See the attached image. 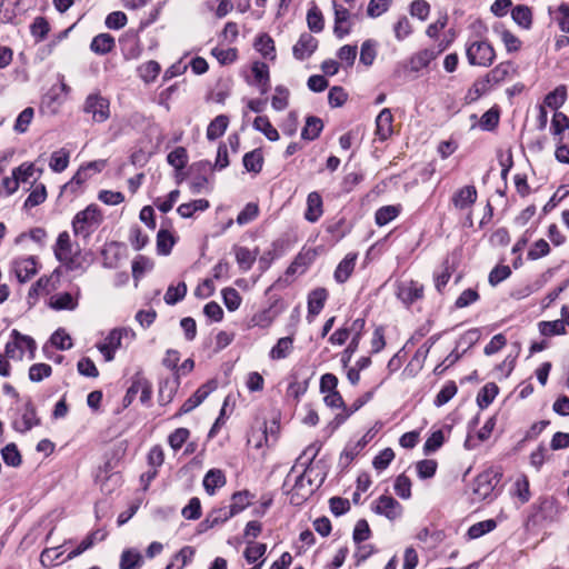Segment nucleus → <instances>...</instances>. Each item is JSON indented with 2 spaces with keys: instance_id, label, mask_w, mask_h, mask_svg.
Listing matches in <instances>:
<instances>
[{
  "instance_id": "47",
  "label": "nucleus",
  "mask_w": 569,
  "mask_h": 569,
  "mask_svg": "<svg viewBox=\"0 0 569 569\" xmlns=\"http://www.w3.org/2000/svg\"><path fill=\"white\" fill-rule=\"evenodd\" d=\"M538 327L540 333L547 337L566 333V327L562 320L541 321Z\"/></svg>"
},
{
  "instance_id": "26",
  "label": "nucleus",
  "mask_w": 569,
  "mask_h": 569,
  "mask_svg": "<svg viewBox=\"0 0 569 569\" xmlns=\"http://www.w3.org/2000/svg\"><path fill=\"white\" fill-rule=\"evenodd\" d=\"M114 46V38L111 34L100 33L92 39L90 48L97 54H106L110 52Z\"/></svg>"
},
{
  "instance_id": "10",
  "label": "nucleus",
  "mask_w": 569,
  "mask_h": 569,
  "mask_svg": "<svg viewBox=\"0 0 569 569\" xmlns=\"http://www.w3.org/2000/svg\"><path fill=\"white\" fill-rule=\"evenodd\" d=\"M501 477V472L495 470H487L480 473L476 478L473 493L479 499H486L499 483Z\"/></svg>"
},
{
  "instance_id": "27",
  "label": "nucleus",
  "mask_w": 569,
  "mask_h": 569,
  "mask_svg": "<svg viewBox=\"0 0 569 569\" xmlns=\"http://www.w3.org/2000/svg\"><path fill=\"white\" fill-rule=\"evenodd\" d=\"M142 555L137 549H126L120 557V569H138L142 566Z\"/></svg>"
},
{
  "instance_id": "18",
  "label": "nucleus",
  "mask_w": 569,
  "mask_h": 569,
  "mask_svg": "<svg viewBox=\"0 0 569 569\" xmlns=\"http://www.w3.org/2000/svg\"><path fill=\"white\" fill-rule=\"evenodd\" d=\"M510 495L512 498H516L521 505H525L530 500V482L526 475L519 473L518 476H516L510 488Z\"/></svg>"
},
{
  "instance_id": "28",
  "label": "nucleus",
  "mask_w": 569,
  "mask_h": 569,
  "mask_svg": "<svg viewBox=\"0 0 569 569\" xmlns=\"http://www.w3.org/2000/svg\"><path fill=\"white\" fill-rule=\"evenodd\" d=\"M356 259V254H347L345 259L338 264L335 271V279L338 282L343 283L348 280L355 269Z\"/></svg>"
},
{
  "instance_id": "14",
  "label": "nucleus",
  "mask_w": 569,
  "mask_h": 569,
  "mask_svg": "<svg viewBox=\"0 0 569 569\" xmlns=\"http://www.w3.org/2000/svg\"><path fill=\"white\" fill-rule=\"evenodd\" d=\"M335 11V27L333 32L338 38H343L350 32V12L348 9L339 4L336 0L332 1Z\"/></svg>"
},
{
  "instance_id": "35",
  "label": "nucleus",
  "mask_w": 569,
  "mask_h": 569,
  "mask_svg": "<svg viewBox=\"0 0 569 569\" xmlns=\"http://www.w3.org/2000/svg\"><path fill=\"white\" fill-rule=\"evenodd\" d=\"M253 128L266 136L270 141H277L279 139L278 130L271 124L269 119L264 116H259L253 121Z\"/></svg>"
},
{
  "instance_id": "57",
  "label": "nucleus",
  "mask_w": 569,
  "mask_h": 569,
  "mask_svg": "<svg viewBox=\"0 0 569 569\" xmlns=\"http://www.w3.org/2000/svg\"><path fill=\"white\" fill-rule=\"evenodd\" d=\"M289 91L283 87H277L271 100L272 108L277 111L284 110L288 106Z\"/></svg>"
},
{
  "instance_id": "36",
  "label": "nucleus",
  "mask_w": 569,
  "mask_h": 569,
  "mask_svg": "<svg viewBox=\"0 0 569 569\" xmlns=\"http://www.w3.org/2000/svg\"><path fill=\"white\" fill-rule=\"evenodd\" d=\"M209 208V201L206 199L192 200L188 203H182L178 207L177 211L182 218H191L197 211H204Z\"/></svg>"
},
{
  "instance_id": "55",
  "label": "nucleus",
  "mask_w": 569,
  "mask_h": 569,
  "mask_svg": "<svg viewBox=\"0 0 569 569\" xmlns=\"http://www.w3.org/2000/svg\"><path fill=\"white\" fill-rule=\"evenodd\" d=\"M308 27L311 31L320 32L323 29V17L319 9L313 6L307 14Z\"/></svg>"
},
{
  "instance_id": "53",
  "label": "nucleus",
  "mask_w": 569,
  "mask_h": 569,
  "mask_svg": "<svg viewBox=\"0 0 569 569\" xmlns=\"http://www.w3.org/2000/svg\"><path fill=\"white\" fill-rule=\"evenodd\" d=\"M252 73L254 77V80L262 86V92H266V87L269 81V68L263 62H254L252 66Z\"/></svg>"
},
{
  "instance_id": "17",
  "label": "nucleus",
  "mask_w": 569,
  "mask_h": 569,
  "mask_svg": "<svg viewBox=\"0 0 569 569\" xmlns=\"http://www.w3.org/2000/svg\"><path fill=\"white\" fill-rule=\"evenodd\" d=\"M234 516L229 506L212 509L200 523L201 531L221 525Z\"/></svg>"
},
{
  "instance_id": "11",
  "label": "nucleus",
  "mask_w": 569,
  "mask_h": 569,
  "mask_svg": "<svg viewBox=\"0 0 569 569\" xmlns=\"http://www.w3.org/2000/svg\"><path fill=\"white\" fill-rule=\"evenodd\" d=\"M373 511L395 520L402 515V506L391 496H380L375 503Z\"/></svg>"
},
{
  "instance_id": "58",
  "label": "nucleus",
  "mask_w": 569,
  "mask_h": 569,
  "mask_svg": "<svg viewBox=\"0 0 569 569\" xmlns=\"http://www.w3.org/2000/svg\"><path fill=\"white\" fill-rule=\"evenodd\" d=\"M259 213V208L256 203L249 202L241 210V212L237 217V222L240 226L247 224L254 220Z\"/></svg>"
},
{
  "instance_id": "25",
  "label": "nucleus",
  "mask_w": 569,
  "mask_h": 569,
  "mask_svg": "<svg viewBox=\"0 0 569 569\" xmlns=\"http://www.w3.org/2000/svg\"><path fill=\"white\" fill-rule=\"evenodd\" d=\"M226 485L224 473L219 469L209 470L203 478V487L208 495L213 496L218 488Z\"/></svg>"
},
{
  "instance_id": "60",
  "label": "nucleus",
  "mask_w": 569,
  "mask_h": 569,
  "mask_svg": "<svg viewBox=\"0 0 569 569\" xmlns=\"http://www.w3.org/2000/svg\"><path fill=\"white\" fill-rule=\"evenodd\" d=\"M190 431L187 428H178L169 436V445L173 450H178L188 440Z\"/></svg>"
},
{
  "instance_id": "56",
  "label": "nucleus",
  "mask_w": 569,
  "mask_h": 569,
  "mask_svg": "<svg viewBox=\"0 0 569 569\" xmlns=\"http://www.w3.org/2000/svg\"><path fill=\"white\" fill-rule=\"evenodd\" d=\"M222 298L226 307L230 311H234L240 307L241 297L233 288H226L222 290Z\"/></svg>"
},
{
  "instance_id": "15",
  "label": "nucleus",
  "mask_w": 569,
  "mask_h": 569,
  "mask_svg": "<svg viewBox=\"0 0 569 569\" xmlns=\"http://www.w3.org/2000/svg\"><path fill=\"white\" fill-rule=\"evenodd\" d=\"M12 270L19 282H27L36 274V259L32 256L17 258L12 263Z\"/></svg>"
},
{
  "instance_id": "38",
  "label": "nucleus",
  "mask_w": 569,
  "mask_h": 569,
  "mask_svg": "<svg viewBox=\"0 0 569 569\" xmlns=\"http://www.w3.org/2000/svg\"><path fill=\"white\" fill-rule=\"evenodd\" d=\"M499 388L496 383L489 382L485 385L477 396V402L480 408H487L496 398Z\"/></svg>"
},
{
  "instance_id": "49",
  "label": "nucleus",
  "mask_w": 569,
  "mask_h": 569,
  "mask_svg": "<svg viewBox=\"0 0 569 569\" xmlns=\"http://www.w3.org/2000/svg\"><path fill=\"white\" fill-rule=\"evenodd\" d=\"M167 160L170 166L177 170H181L188 162L187 150L183 147H177L168 154Z\"/></svg>"
},
{
  "instance_id": "31",
  "label": "nucleus",
  "mask_w": 569,
  "mask_h": 569,
  "mask_svg": "<svg viewBox=\"0 0 569 569\" xmlns=\"http://www.w3.org/2000/svg\"><path fill=\"white\" fill-rule=\"evenodd\" d=\"M61 283V271L54 269L49 276H43L38 279V290H42L46 293H50L57 290Z\"/></svg>"
},
{
  "instance_id": "39",
  "label": "nucleus",
  "mask_w": 569,
  "mask_h": 569,
  "mask_svg": "<svg viewBox=\"0 0 569 569\" xmlns=\"http://www.w3.org/2000/svg\"><path fill=\"white\" fill-rule=\"evenodd\" d=\"M263 157L259 149L252 150L244 154L243 166L248 171L258 173L262 169Z\"/></svg>"
},
{
  "instance_id": "16",
  "label": "nucleus",
  "mask_w": 569,
  "mask_h": 569,
  "mask_svg": "<svg viewBox=\"0 0 569 569\" xmlns=\"http://www.w3.org/2000/svg\"><path fill=\"white\" fill-rule=\"evenodd\" d=\"M445 47L436 49H423L415 53L409 60V67L411 71L418 72L423 68H427L431 61H433L442 51Z\"/></svg>"
},
{
  "instance_id": "30",
  "label": "nucleus",
  "mask_w": 569,
  "mask_h": 569,
  "mask_svg": "<svg viewBox=\"0 0 569 569\" xmlns=\"http://www.w3.org/2000/svg\"><path fill=\"white\" fill-rule=\"evenodd\" d=\"M233 250L239 267L242 270L248 271L254 263L258 252L252 251L246 247H234Z\"/></svg>"
},
{
  "instance_id": "5",
  "label": "nucleus",
  "mask_w": 569,
  "mask_h": 569,
  "mask_svg": "<svg viewBox=\"0 0 569 569\" xmlns=\"http://www.w3.org/2000/svg\"><path fill=\"white\" fill-rule=\"evenodd\" d=\"M130 331L127 328L112 329L104 340L97 345L98 350L102 353L107 362L114 359V352L121 347L123 337H127ZM133 337V333L131 332Z\"/></svg>"
},
{
  "instance_id": "9",
  "label": "nucleus",
  "mask_w": 569,
  "mask_h": 569,
  "mask_svg": "<svg viewBox=\"0 0 569 569\" xmlns=\"http://www.w3.org/2000/svg\"><path fill=\"white\" fill-rule=\"evenodd\" d=\"M397 298L406 306L412 305L423 296V286L413 280H400L397 282Z\"/></svg>"
},
{
  "instance_id": "59",
  "label": "nucleus",
  "mask_w": 569,
  "mask_h": 569,
  "mask_svg": "<svg viewBox=\"0 0 569 569\" xmlns=\"http://www.w3.org/2000/svg\"><path fill=\"white\" fill-rule=\"evenodd\" d=\"M437 462L432 459L421 460L417 463V472L419 478L428 479L435 476L437 470Z\"/></svg>"
},
{
  "instance_id": "3",
  "label": "nucleus",
  "mask_w": 569,
  "mask_h": 569,
  "mask_svg": "<svg viewBox=\"0 0 569 569\" xmlns=\"http://www.w3.org/2000/svg\"><path fill=\"white\" fill-rule=\"evenodd\" d=\"M12 340L6 346V353L12 359L22 360L32 359L34 356V340L30 336H24L18 330H12Z\"/></svg>"
},
{
  "instance_id": "62",
  "label": "nucleus",
  "mask_w": 569,
  "mask_h": 569,
  "mask_svg": "<svg viewBox=\"0 0 569 569\" xmlns=\"http://www.w3.org/2000/svg\"><path fill=\"white\" fill-rule=\"evenodd\" d=\"M52 346L66 350L72 347L71 337L62 329L57 330L50 339Z\"/></svg>"
},
{
  "instance_id": "43",
  "label": "nucleus",
  "mask_w": 569,
  "mask_h": 569,
  "mask_svg": "<svg viewBox=\"0 0 569 569\" xmlns=\"http://www.w3.org/2000/svg\"><path fill=\"white\" fill-rule=\"evenodd\" d=\"M323 128L322 121L317 117L307 118L305 128L302 129L301 137L307 140L316 139Z\"/></svg>"
},
{
  "instance_id": "12",
  "label": "nucleus",
  "mask_w": 569,
  "mask_h": 569,
  "mask_svg": "<svg viewBox=\"0 0 569 569\" xmlns=\"http://www.w3.org/2000/svg\"><path fill=\"white\" fill-rule=\"evenodd\" d=\"M80 291L78 290L74 295L70 292H59L51 295L47 300L46 305L53 310H74L79 305Z\"/></svg>"
},
{
  "instance_id": "7",
  "label": "nucleus",
  "mask_w": 569,
  "mask_h": 569,
  "mask_svg": "<svg viewBox=\"0 0 569 569\" xmlns=\"http://www.w3.org/2000/svg\"><path fill=\"white\" fill-rule=\"evenodd\" d=\"M68 92L69 87L66 83L53 84L42 98V111L50 114L57 113Z\"/></svg>"
},
{
  "instance_id": "64",
  "label": "nucleus",
  "mask_w": 569,
  "mask_h": 569,
  "mask_svg": "<svg viewBox=\"0 0 569 569\" xmlns=\"http://www.w3.org/2000/svg\"><path fill=\"white\" fill-rule=\"evenodd\" d=\"M266 550L264 543H252L246 548L243 556L248 562L253 563L266 553Z\"/></svg>"
},
{
  "instance_id": "61",
  "label": "nucleus",
  "mask_w": 569,
  "mask_h": 569,
  "mask_svg": "<svg viewBox=\"0 0 569 569\" xmlns=\"http://www.w3.org/2000/svg\"><path fill=\"white\" fill-rule=\"evenodd\" d=\"M13 176H16V179L19 183H27L29 178H31L34 173V164L32 162H24L18 168L13 169Z\"/></svg>"
},
{
  "instance_id": "52",
  "label": "nucleus",
  "mask_w": 569,
  "mask_h": 569,
  "mask_svg": "<svg viewBox=\"0 0 569 569\" xmlns=\"http://www.w3.org/2000/svg\"><path fill=\"white\" fill-rule=\"evenodd\" d=\"M496 526L497 523L492 519L477 522L469 528L468 536L471 539H477L483 536L485 533L492 531L496 528Z\"/></svg>"
},
{
  "instance_id": "32",
  "label": "nucleus",
  "mask_w": 569,
  "mask_h": 569,
  "mask_svg": "<svg viewBox=\"0 0 569 569\" xmlns=\"http://www.w3.org/2000/svg\"><path fill=\"white\" fill-rule=\"evenodd\" d=\"M70 151L61 148L51 153L49 168L54 172H62L69 164Z\"/></svg>"
},
{
  "instance_id": "54",
  "label": "nucleus",
  "mask_w": 569,
  "mask_h": 569,
  "mask_svg": "<svg viewBox=\"0 0 569 569\" xmlns=\"http://www.w3.org/2000/svg\"><path fill=\"white\" fill-rule=\"evenodd\" d=\"M395 492L402 499L411 497V481L406 475H400L395 481Z\"/></svg>"
},
{
  "instance_id": "22",
  "label": "nucleus",
  "mask_w": 569,
  "mask_h": 569,
  "mask_svg": "<svg viewBox=\"0 0 569 569\" xmlns=\"http://www.w3.org/2000/svg\"><path fill=\"white\" fill-rule=\"evenodd\" d=\"M328 292L323 288L315 289L308 297V318L316 317L322 310Z\"/></svg>"
},
{
  "instance_id": "13",
  "label": "nucleus",
  "mask_w": 569,
  "mask_h": 569,
  "mask_svg": "<svg viewBox=\"0 0 569 569\" xmlns=\"http://www.w3.org/2000/svg\"><path fill=\"white\" fill-rule=\"evenodd\" d=\"M516 73L515 66L505 61L496 66L489 73H487L486 78L481 82L482 90H486V84H499L510 78H512Z\"/></svg>"
},
{
  "instance_id": "44",
  "label": "nucleus",
  "mask_w": 569,
  "mask_h": 569,
  "mask_svg": "<svg viewBox=\"0 0 569 569\" xmlns=\"http://www.w3.org/2000/svg\"><path fill=\"white\" fill-rule=\"evenodd\" d=\"M36 423V411L31 406H28L26 412L20 418L14 420V428L21 432L31 430Z\"/></svg>"
},
{
  "instance_id": "50",
  "label": "nucleus",
  "mask_w": 569,
  "mask_h": 569,
  "mask_svg": "<svg viewBox=\"0 0 569 569\" xmlns=\"http://www.w3.org/2000/svg\"><path fill=\"white\" fill-rule=\"evenodd\" d=\"M1 456L8 466L18 467L21 465V455L14 443H9L2 448Z\"/></svg>"
},
{
  "instance_id": "6",
  "label": "nucleus",
  "mask_w": 569,
  "mask_h": 569,
  "mask_svg": "<svg viewBox=\"0 0 569 569\" xmlns=\"http://www.w3.org/2000/svg\"><path fill=\"white\" fill-rule=\"evenodd\" d=\"M83 110L92 116L94 122H104L110 117L109 100L100 93L89 94Z\"/></svg>"
},
{
  "instance_id": "34",
  "label": "nucleus",
  "mask_w": 569,
  "mask_h": 569,
  "mask_svg": "<svg viewBox=\"0 0 569 569\" xmlns=\"http://www.w3.org/2000/svg\"><path fill=\"white\" fill-rule=\"evenodd\" d=\"M293 349V339L291 337H283L278 340L276 346L270 351V357L273 360L287 358Z\"/></svg>"
},
{
  "instance_id": "51",
  "label": "nucleus",
  "mask_w": 569,
  "mask_h": 569,
  "mask_svg": "<svg viewBox=\"0 0 569 569\" xmlns=\"http://www.w3.org/2000/svg\"><path fill=\"white\" fill-rule=\"evenodd\" d=\"M160 70V64L153 60L147 61L146 63L141 64L138 69L140 77L146 82L153 81L158 77Z\"/></svg>"
},
{
  "instance_id": "42",
  "label": "nucleus",
  "mask_w": 569,
  "mask_h": 569,
  "mask_svg": "<svg viewBox=\"0 0 569 569\" xmlns=\"http://www.w3.org/2000/svg\"><path fill=\"white\" fill-rule=\"evenodd\" d=\"M176 240L171 232L168 230H159L157 234V250L158 253L167 256L170 253L172 247L174 246Z\"/></svg>"
},
{
  "instance_id": "33",
  "label": "nucleus",
  "mask_w": 569,
  "mask_h": 569,
  "mask_svg": "<svg viewBox=\"0 0 569 569\" xmlns=\"http://www.w3.org/2000/svg\"><path fill=\"white\" fill-rule=\"evenodd\" d=\"M253 497L254 496L250 493L248 490L234 492L231 497V503L229 505L234 516L243 511L248 506H250Z\"/></svg>"
},
{
  "instance_id": "24",
  "label": "nucleus",
  "mask_w": 569,
  "mask_h": 569,
  "mask_svg": "<svg viewBox=\"0 0 569 569\" xmlns=\"http://www.w3.org/2000/svg\"><path fill=\"white\" fill-rule=\"evenodd\" d=\"M311 472L312 469H307L302 475L298 477L296 483L293 486V493L291 497V501H295V496H301V498H306L307 496L313 492L312 481H311Z\"/></svg>"
},
{
  "instance_id": "29",
  "label": "nucleus",
  "mask_w": 569,
  "mask_h": 569,
  "mask_svg": "<svg viewBox=\"0 0 569 569\" xmlns=\"http://www.w3.org/2000/svg\"><path fill=\"white\" fill-rule=\"evenodd\" d=\"M229 119L224 114L217 116L207 128V138L209 140H216L220 138L227 130Z\"/></svg>"
},
{
  "instance_id": "21",
  "label": "nucleus",
  "mask_w": 569,
  "mask_h": 569,
  "mask_svg": "<svg viewBox=\"0 0 569 569\" xmlns=\"http://www.w3.org/2000/svg\"><path fill=\"white\" fill-rule=\"evenodd\" d=\"M214 389L213 385H206L200 387L189 399L181 406L178 415L188 413L198 407L207 396Z\"/></svg>"
},
{
  "instance_id": "4",
  "label": "nucleus",
  "mask_w": 569,
  "mask_h": 569,
  "mask_svg": "<svg viewBox=\"0 0 569 569\" xmlns=\"http://www.w3.org/2000/svg\"><path fill=\"white\" fill-rule=\"evenodd\" d=\"M56 257L59 261L66 263L69 269H83V263L72 249L70 236L67 232L59 234L54 248Z\"/></svg>"
},
{
  "instance_id": "8",
  "label": "nucleus",
  "mask_w": 569,
  "mask_h": 569,
  "mask_svg": "<svg viewBox=\"0 0 569 569\" xmlns=\"http://www.w3.org/2000/svg\"><path fill=\"white\" fill-rule=\"evenodd\" d=\"M478 197L476 187L465 186L456 190L451 196V204L459 212L470 213Z\"/></svg>"
},
{
  "instance_id": "37",
  "label": "nucleus",
  "mask_w": 569,
  "mask_h": 569,
  "mask_svg": "<svg viewBox=\"0 0 569 569\" xmlns=\"http://www.w3.org/2000/svg\"><path fill=\"white\" fill-rule=\"evenodd\" d=\"M567 99L566 86H558L553 91L549 92L545 98V104L551 109L557 110Z\"/></svg>"
},
{
  "instance_id": "19",
  "label": "nucleus",
  "mask_w": 569,
  "mask_h": 569,
  "mask_svg": "<svg viewBox=\"0 0 569 569\" xmlns=\"http://www.w3.org/2000/svg\"><path fill=\"white\" fill-rule=\"evenodd\" d=\"M393 117L390 109L385 108L380 111L376 119V136L379 140L385 141L393 133Z\"/></svg>"
},
{
  "instance_id": "23",
  "label": "nucleus",
  "mask_w": 569,
  "mask_h": 569,
  "mask_svg": "<svg viewBox=\"0 0 569 569\" xmlns=\"http://www.w3.org/2000/svg\"><path fill=\"white\" fill-rule=\"evenodd\" d=\"M322 212L321 196L316 191L310 192L307 198V210L305 218L309 222H316L321 217Z\"/></svg>"
},
{
  "instance_id": "40",
  "label": "nucleus",
  "mask_w": 569,
  "mask_h": 569,
  "mask_svg": "<svg viewBox=\"0 0 569 569\" xmlns=\"http://www.w3.org/2000/svg\"><path fill=\"white\" fill-rule=\"evenodd\" d=\"M513 21L522 27L523 29H529L532 23V13L531 10L527 6H517L512 9L511 12Z\"/></svg>"
},
{
  "instance_id": "20",
  "label": "nucleus",
  "mask_w": 569,
  "mask_h": 569,
  "mask_svg": "<svg viewBox=\"0 0 569 569\" xmlns=\"http://www.w3.org/2000/svg\"><path fill=\"white\" fill-rule=\"evenodd\" d=\"M318 47L317 39L309 34L302 33L298 42L293 46V56L299 60L309 58Z\"/></svg>"
},
{
  "instance_id": "45",
  "label": "nucleus",
  "mask_w": 569,
  "mask_h": 569,
  "mask_svg": "<svg viewBox=\"0 0 569 569\" xmlns=\"http://www.w3.org/2000/svg\"><path fill=\"white\" fill-rule=\"evenodd\" d=\"M256 49L264 57L273 60L276 58L273 40L268 34H261L254 42Z\"/></svg>"
},
{
  "instance_id": "63",
  "label": "nucleus",
  "mask_w": 569,
  "mask_h": 569,
  "mask_svg": "<svg viewBox=\"0 0 569 569\" xmlns=\"http://www.w3.org/2000/svg\"><path fill=\"white\" fill-rule=\"evenodd\" d=\"M445 441V436L441 430H437L431 433V436L426 440L423 450L426 455L435 452L438 450Z\"/></svg>"
},
{
  "instance_id": "41",
  "label": "nucleus",
  "mask_w": 569,
  "mask_h": 569,
  "mask_svg": "<svg viewBox=\"0 0 569 569\" xmlns=\"http://www.w3.org/2000/svg\"><path fill=\"white\" fill-rule=\"evenodd\" d=\"M187 293V284L184 282H179L178 284L169 286L166 293H164V301L167 305H176L180 300H182L186 297Z\"/></svg>"
},
{
  "instance_id": "2",
  "label": "nucleus",
  "mask_w": 569,
  "mask_h": 569,
  "mask_svg": "<svg viewBox=\"0 0 569 569\" xmlns=\"http://www.w3.org/2000/svg\"><path fill=\"white\" fill-rule=\"evenodd\" d=\"M102 216L98 206L90 204L84 210L78 212L73 218V231L76 234L88 237L90 232L100 224Z\"/></svg>"
},
{
  "instance_id": "46",
  "label": "nucleus",
  "mask_w": 569,
  "mask_h": 569,
  "mask_svg": "<svg viewBox=\"0 0 569 569\" xmlns=\"http://www.w3.org/2000/svg\"><path fill=\"white\" fill-rule=\"evenodd\" d=\"M400 208L398 206H385L377 210L376 222L378 226H386L398 217Z\"/></svg>"
},
{
  "instance_id": "48",
  "label": "nucleus",
  "mask_w": 569,
  "mask_h": 569,
  "mask_svg": "<svg viewBox=\"0 0 569 569\" xmlns=\"http://www.w3.org/2000/svg\"><path fill=\"white\" fill-rule=\"evenodd\" d=\"M377 57V42L369 39L361 46L360 62L365 66H371Z\"/></svg>"
},
{
  "instance_id": "1",
  "label": "nucleus",
  "mask_w": 569,
  "mask_h": 569,
  "mask_svg": "<svg viewBox=\"0 0 569 569\" xmlns=\"http://www.w3.org/2000/svg\"><path fill=\"white\" fill-rule=\"evenodd\" d=\"M466 56L471 66L489 67L495 61L496 51L488 41L475 40L467 44Z\"/></svg>"
}]
</instances>
